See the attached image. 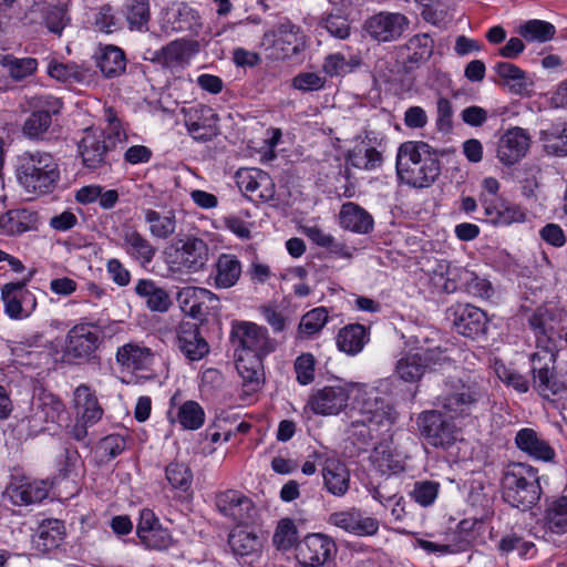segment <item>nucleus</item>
Returning a JSON list of instances; mask_svg holds the SVG:
<instances>
[{"instance_id":"a211bd4d","label":"nucleus","mask_w":567,"mask_h":567,"mask_svg":"<svg viewBox=\"0 0 567 567\" xmlns=\"http://www.w3.org/2000/svg\"><path fill=\"white\" fill-rule=\"evenodd\" d=\"M408 28V18L399 12L382 11L364 22L365 32L378 42L395 41Z\"/></svg>"},{"instance_id":"393cba45","label":"nucleus","mask_w":567,"mask_h":567,"mask_svg":"<svg viewBox=\"0 0 567 567\" xmlns=\"http://www.w3.org/2000/svg\"><path fill=\"white\" fill-rule=\"evenodd\" d=\"M328 522L349 534L360 537L373 536L379 530V520L364 515L357 508L332 513Z\"/></svg>"},{"instance_id":"a18cd8bd","label":"nucleus","mask_w":567,"mask_h":567,"mask_svg":"<svg viewBox=\"0 0 567 567\" xmlns=\"http://www.w3.org/2000/svg\"><path fill=\"white\" fill-rule=\"evenodd\" d=\"M144 220L148 231L156 239H167L173 236L177 228L176 214L174 210L144 209Z\"/></svg>"},{"instance_id":"39448f33","label":"nucleus","mask_w":567,"mask_h":567,"mask_svg":"<svg viewBox=\"0 0 567 567\" xmlns=\"http://www.w3.org/2000/svg\"><path fill=\"white\" fill-rule=\"evenodd\" d=\"M416 424L420 434L430 445L442 449L458 460L468 456V444L452 417L435 410L424 411L419 414Z\"/></svg>"},{"instance_id":"338daca9","label":"nucleus","mask_w":567,"mask_h":567,"mask_svg":"<svg viewBox=\"0 0 567 567\" xmlns=\"http://www.w3.org/2000/svg\"><path fill=\"white\" fill-rule=\"evenodd\" d=\"M372 497L378 501L381 505L391 509V515L395 520H402L405 516L404 498L401 495H384L382 489L375 488L372 492Z\"/></svg>"},{"instance_id":"4c0bfd02","label":"nucleus","mask_w":567,"mask_h":567,"mask_svg":"<svg viewBox=\"0 0 567 567\" xmlns=\"http://www.w3.org/2000/svg\"><path fill=\"white\" fill-rule=\"evenodd\" d=\"M341 228L354 234H369L374 226L371 214L353 202L344 203L339 212Z\"/></svg>"},{"instance_id":"f3484780","label":"nucleus","mask_w":567,"mask_h":567,"mask_svg":"<svg viewBox=\"0 0 567 567\" xmlns=\"http://www.w3.org/2000/svg\"><path fill=\"white\" fill-rule=\"evenodd\" d=\"M382 141L374 133L359 137L347 154V163L358 169L375 171L383 163Z\"/></svg>"},{"instance_id":"de8ad7c7","label":"nucleus","mask_w":567,"mask_h":567,"mask_svg":"<svg viewBox=\"0 0 567 567\" xmlns=\"http://www.w3.org/2000/svg\"><path fill=\"white\" fill-rule=\"evenodd\" d=\"M371 461L374 467L383 475L398 474L404 470L402 455L388 443L380 444L374 449Z\"/></svg>"},{"instance_id":"3c124183","label":"nucleus","mask_w":567,"mask_h":567,"mask_svg":"<svg viewBox=\"0 0 567 567\" xmlns=\"http://www.w3.org/2000/svg\"><path fill=\"white\" fill-rule=\"evenodd\" d=\"M361 63L355 54L346 56L341 52L331 53L326 56L322 63V71L330 78H342L353 72Z\"/></svg>"},{"instance_id":"6ab92c4d","label":"nucleus","mask_w":567,"mask_h":567,"mask_svg":"<svg viewBox=\"0 0 567 567\" xmlns=\"http://www.w3.org/2000/svg\"><path fill=\"white\" fill-rule=\"evenodd\" d=\"M449 311L453 326L460 334L478 339L486 333L488 319L482 309L470 303H457Z\"/></svg>"},{"instance_id":"72a5a7b5","label":"nucleus","mask_w":567,"mask_h":567,"mask_svg":"<svg viewBox=\"0 0 567 567\" xmlns=\"http://www.w3.org/2000/svg\"><path fill=\"white\" fill-rule=\"evenodd\" d=\"M121 247L141 266L152 262L156 249L142 234L132 227L124 228L121 234Z\"/></svg>"},{"instance_id":"49530a36","label":"nucleus","mask_w":567,"mask_h":567,"mask_svg":"<svg viewBox=\"0 0 567 567\" xmlns=\"http://www.w3.org/2000/svg\"><path fill=\"white\" fill-rule=\"evenodd\" d=\"M369 342V331L360 323H352L340 329L337 336V347L349 355L360 353Z\"/></svg>"},{"instance_id":"0e129e2a","label":"nucleus","mask_w":567,"mask_h":567,"mask_svg":"<svg viewBox=\"0 0 567 567\" xmlns=\"http://www.w3.org/2000/svg\"><path fill=\"white\" fill-rule=\"evenodd\" d=\"M326 76L318 72H300L292 79V87L301 92L320 91L326 86Z\"/></svg>"},{"instance_id":"13d9d810","label":"nucleus","mask_w":567,"mask_h":567,"mask_svg":"<svg viewBox=\"0 0 567 567\" xmlns=\"http://www.w3.org/2000/svg\"><path fill=\"white\" fill-rule=\"evenodd\" d=\"M498 550L504 555L516 551L519 557L525 559L532 558L536 553L534 543L526 540L516 534L503 536L498 543Z\"/></svg>"},{"instance_id":"f8f14e48","label":"nucleus","mask_w":567,"mask_h":567,"mask_svg":"<svg viewBox=\"0 0 567 567\" xmlns=\"http://www.w3.org/2000/svg\"><path fill=\"white\" fill-rule=\"evenodd\" d=\"M73 404L76 412V423L71 427L70 434L82 441L87 435V427L99 422L103 415L97 398L87 385H79L73 393Z\"/></svg>"},{"instance_id":"e2e57ef3","label":"nucleus","mask_w":567,"mask_h":567,"mask_svg":"<svg viewBox=\"0 0 567 567\" xmlns=\"http://www.w3.org/2000/svg\"><path fill=\"white\" fill-rule=\"evenodd\" d=\"M406 47L411 52V59L414 62H422L432 55L434 41L427 33H422L412 37Z\"/></svg>"},{"instance_id":"bf43d9fd","label":"nucleus","mask_w":567,"mask_h":567,"mask_svg":"<svg viewBox=\"0 0 567 567\" xmlns=\"http://www.w3.org/2000/svg\"><path fill=\"white\" fill-rule=\"evenodd\" d=\"M493 368L497 378L518 393H526L529 390L528 380L523 374L506 367L503 362L496 360Z\"/></svg>"},{"instance_id":"37998d69","label":"nucleus","mask_w":567,"mask_h":567,"mask_svg":"<svg viewBox=\"0 0 567 567\" xmlns=\"http://www.w3.org/2000/svg\"><path fill=\"white\" fill-rule=\"evenodd\" d=\"M134 290L151 311L165 312L171 307L167 291L151 279H140Z\"/></svg>"},{"instance_id":"79ce46f5","label":"nucleus","mask_w":567,"mask_h":567,"mask_svg":"<svg viewBox=\"0 0 567 567\" xmlns=\"http://www.w3.org/2000/svg\"><path fill=\"white\" fill-rule=\"evenodd\" d=\"M517 447L535 460L549 462L555 457L554 449L533 429H522L515 436Z\"/></svg>"},{"instance_id":"423d86ee","label":"nucleus","mask_w":567,"mask_h":567,"mask_svg":"<svg viewBox=\"0 0 567 567\" xmlns=\"http://www.w3.org/2000/svg\"><path fill=\"white\" fill-rule=\"evenodd\" d=\"M537 472L522 463L507 467L503 477V497L511 506L522 511L532 508L540 498Z\"/></svg>"},{"instance_id":"4d7b16f0","label":"nucleus","mask_w":567,"mask_h":567,"mask_svg":"<svg viewBox=\"0 0 567 567\" xmlns=\"http://www.w3.org/2000/svg\"><path fill=\"white\" fill-rule=\"evenodd\" d=\"M542 140L548 154L567 156V122L563 126L543 132Z\"/></svg>"},{"instance_id":"5701e85b","label":"nucleus","mask_w":567,"mask_h":567,"mask_svg":"<svg viewBox=\"0 0 567 567\" xmlns=\"http://www.w3.org/2000/svg\"><path fill=\"white\" fill-rule=\"evenodd\" d=\"M198 52L196 42L174 40L152 53L151 60L171 71H179L188 66Z\"/></svg>"},{"instance_id":"0eeeda50","label":"nucleus","mask_w":567,"mask_h":567,"mask_svg":"<svg viewBox=\"0 0 567 567\" xmlns=\"http://www.w3.org/2000/svg\"><path fill=\"white\" fill-rule=\"evenodd\" d=\"M163 255L171 272L189 275L204 269L209 259V249L203 239L189 235L173 240Z\"/></svg>"},{"instance_id":"09e8293b","label":"nucleus","mask_w":567,"mask_h":567,"mask_svg":"<svg viewBox=\"0 0 567 567\" xmlns=\"http://www.w3.org/2000/svg\"><path fill=\"white\" fill-rule=\"evenodd\" d=\"M166 480L171 488L179 498L187 499L192 496L193 473L184 463H171L165 470Z\"/></svg>"},{"instance_id":"a19ab883","label":"nucleus","mask_w":567,"mask_h":567,"mask_svg":"<svg viewBox=\"0 0 567 567\" xmlns=\"http://www.w3.org/2000/svg\"><path fill=\"white\" fill-rule=\"evenodd\" d=\"M323 484L334 496H343L350 484V473L347 466L333 457L326 458L322 467Z\"/></svg>"},{"instance_id":"052dcab7","label":"nucleus","mask_w":567,"mask_h":567,"mask_svg":"<svg viewBox=\"0 0 567 567\" xmlns=\"http://www.w3.org/2000/svg\"><path fill=\"white\" fill-rule=\"evenodd\" d=\"M1 65L8 70L12 79L19 81L33 74L38 68V62L33 58L18 59L11 55V58H2Z\"/></svg>"},{"instance_id":"864d4df0","label":"nucleus","mask_w":567,"mask_h":567,"mask_svg":"<svg viewBox=\"0 0 567 567\" xmlns=\"http://www.w3.org/2000/svg\"><path fill=\"white\" fill-rule=\"evenodd\" d=\"M328 319V311L324 307H318L306 312L300 319L297 337L306 339L318 334L327 324Z\"/></svg>"},{"instance_id":"cd10ccee","label":"nucleus","mask_w":567,"mask_h":567,"mask_svg":"<svg viewBox=\"0 0 567 567\" xmlns=\"http://www.w3.org/2000/svg\"><path fill=\"white\" fill-rule=\"evenodd\" d=\"M167 419L171 424H177L183 430L196 431L204 425L206 414L204 408L198 402L187 400L178 403L177 395L175 394L169 400Z\"/></svg>"},{"instance_id":"f03ea898","label":"nucleus","mask_w":567,"mask_h":567,"mask_svg":"<svg viewBox=\"0 0 567 567\" xmlns=\"http://www.w3.org/2000/svg\"><path fill=\"white\" fill-rule=\"evenodd\" d=\"M235 332L240 341L236 351V368L243 380L244 393L252 395L264 384L262 360L274 351V342L265 327L250 321L239 322Z\"/></svg>"},{"instance_id":"e433bc0d","label":"nucleus","mask_w":567,"mask_h":567,"mask_svg":"<svg viewBox=\"0 0 567 567\" xmlns=\"http://www.w3.org/2000/svg\"><path fill=\"white\" fill-rule=\"evenodd\" d=\"M79 151L83 164L87 168L95 169L100 167L104 164L107 152L103 133L94 128L86 130L79 144Z\"/></svg>"},{"instance_id":"58836bf2","label":"nucleus","mask_w":567,"mask_h":567,"mask_svg":"<svg viewBox=\"0 0 567 567\" xmlns=\"http://www.w3.org/2000/svg\"><path fill=\"white\" fill-rule=\"evenodd\" d=\"M462 269L445 259L435 260L427 270L430 285L436 292L451 293L457 289Z\"/></svg>"},{"instance_id":"69168bd1","label":"nucleus","mask_w":567,"mask_h":567,"mask_svg":"<svg viewBox=\"0 0 567 567\" xmlns=\"http://www.w3.org/2000/svg\"><path fill=\"white\" fill-rule=\"evenodd\" d=\"M297 539V528L289 518L281 519L274 534V544L278 549L290 548Z\"/></svg>"},{"instance_id":"c85d7f7f","label":"nucleus","mask_w":567,"mask_h":567,"mask_svg":"<svg viewBox=\"0 0 567 567\" xmlns=\"http://www.w3.org/2000/svg\"><path fill=\"white\" fill-rule=\"evenodd\" d=\"M34 111L25 120L23 132L31 138H37L48 131L51 125V116L61 109V103L52 96H39L33 102Z\"/></svg>"},{"instance_id":"6e6d98bb","label":"nucleus","mask_w":567,"mask_h":567,"mask_svg":"<svg viewBox=\"0 0 567 567\" xmlns=\"http://www.w3.org/2000/svg\"><path fill=\"white\" fill-rule=\"evenodd\" d=\"M99 66L106 76H116L125 70L124 52L113 45L105 47L102 50Z\"/></svg>"},{"instance_id":"8fccbe9b","label":"nucleus","mask_w":567,"mask_h":567,"mask_svg":"<svg viewBox=\"0 0 567 567\" xmlns=\"http://www.w3.org/2000/svg\"><path fill=\"white\" fill-rule=\"evenodd\" d=\"M544 527L554 534L567 533V497L553 499L544 514Z\"/></svg>"},{"instance_id":"c9c22d12","label":"nucleus","mask_w":567,"mask_h":567,"mask_svg":"<svg viewBox=\"0 0 567 567\" xmlns=\"http://www.w3.org/2000/svg\"><path fill=\"white\" fill-rule=\"evenodd\" d=\"M116 361L127 370L146 371L153 365L155 354L145 346L130 342L117 349Z\"/></svg>"},{"instance_id":"4be33fe9","label":"nucleus","mask_w":567,"mask_h":567,"mask_svg":"<svg viewBox=\"0 0 567 567\" xmlns=\"http://www.w3.org/2000/svg\"><path fill=\"white\" fill-rule=\"evenodd\" d=\"M54 482L13 477L6 489V495L16 506H28L40 503L48 497Z\"/></svg>"},{"instance_id":"9b49d317","label":"nucleus","mask_w":567,"mask_h":567,"mask_svg":"<svg viewBox=\"0 0 567 567\" xmlns=\"http://www.w3.org/2000/svg\"><path fill=\"white\" fill-rule=\"evenodd\" d=\"M444 359L437 349L413 348L401 354L396 361L394 374L405 383L415 384L421 381L426 371Z\"/></svg>"},{"instance_id":"b1692460","label":"nucleus","mask_w":567,"mask_h":567,"mask_svg":"<svg viewBox=\"0 0 567 567\" xmlns=\"http://www.w3.org/2000/svg\"><path fill=\"white\" fill-rule=\"evenodd\" d=\"M480 200L486 221L494 226L507 227L513 224H523L527 219L526 209L518 204L502 198L487 199L483 195H481Z\"/></svg>"},{"instance_id":"20e7f679","label":"nucleus","mask_w":567,"mask_h":567,"mask_svg":"<svg viewBox=\"0 0 567 567\" xmlns=\"http://www.w3.org/2000/svg\"><path fill=\"white\" fill-rule=\"evenodd\" d=\"M16 178L23 192L32 197L51 193L60 179L59 165L45 152H25L17 159Z\"/></svg>"},{"instance_id":"c03bdc74","label":"nucleus","mask_w":567,"mask_h":567,"mask_svg":"<svg viewBox=\"0 0 567 567\" xmlns=\"http://www.w3.org/2000/svg\"><path fill=\"white\" fill-rule=\"evenodd\" d=\"M31 411L35 423H55L64 412V404L56 395L42 392L32 399Z\"/></svg>"},{"instance_id":"473e14b6","label":"nucleus","mask_w":567,"mask_h":567,"mask_svg":"<svg viewBox=\"0 0 567 567\" xmlns=\"http://www.w3.org/2000/svg\"><path fill=\"white\" fill-rule=\"evenodd\" d=\"M498 76V83L507 87L512 93L524 95L528 94L534 84L532 78L517 65L509 62H497L493 66Z\"/></svg>"},{"instance_id":"9d476101","label":"nucleus","mask_w":567,"mask_h":567,"mask_svg":"<svg viewBox=\"0 0 567 567\" xmlns=\"http://www.w3.org/2000/svg\"><path fill=\"white\" fill-rule=\"evenodd\" d=\"M556 354L553 347L537 350L532 355L534 389L545 399L567 396V372H554Z\"/></svg>"},{"instance_id":"f257e3e1","label":"nucleus","mask_w":567,"mask_h":567,"mask_svg":"<svg viewBox=\"0 0 567 567\" xmlns=\"http://www.w3.org/2000/svg\"><path fill=\"white\" fill-rule=\"evenodd\" d=\"M354 393L349 435L364 442L372 431L388 432L396 422L395 409L377 395L375 389L364 383L346 382L323 386L308 399L307 408L317 415H337L343 411Z\"/></svg>"},{"instance_id":"1a4fd4ad","label":"nucleus","mask_w":567,"mask_h":567,"mask_svg":"<svg viewBox=\"0 0 567 567\" xmlns=\"http://www.w3.org/2000/svg\"><path fill=\"white\" fill-rule=\"evenodd\" d=\"M104 341V330L95 322L80 321L66 333L63 359L66 362H84L92 359Z\"/></svg>"},{"instance_id":"a878e982","label":"nucleus","mask_w":567,"mask_h":567,"mask_svg":"<svg viewBox=\"0 0 567 567\" xmlns=\"http://www.w3.org/2000/svg\"><path fill=\"white\" fill-rule=\"evenodd\" d=\"M236 183L239 189L250 198L267 202L275 196V184L271 177L259 168H240L236 173Z\"/></svg>"},{"instance_id":"2eb2a0df","label":"nucleus","mask_w":567,"mask_h":567,"mask_svg":"<svg viewBox=\"0 0 567 567\" xmlns=\"http://www.w3.org/2000/svg\"><path fill=\"white\" fill-rule=\"evenodd\" d=\"M177 301L185 315L199 320L217 311L219 306V298L214 292L194 286L182 288L177 293Z\"/></svg>"},{"instance_id":"bb28decb","label":"nucleus","mask_w":567,"mask_h":567,"mask_svg":"<svg viewBox=\"0 0 567 567\" xmlns=\"http://www.w3.org/2000/svg\"><path fill=\"white\" fill-rule=\"evenodd\" d=\"M266 536L246 523L235 526L228 536V544L235 556H257L261 553Z\"/></svg>"},{"instance_id":"7c9ffc66","label":"nucleus","mask_w":567,"mask_h":567,"mask_svg":"<svg viewBox=\"0 0 567 567\" xmlns=\"http://www.w3.org/2000/svg\"><path fill=\"white\" fill-rule=\"evenodd\" d=\"M216 506L218 511L234 522L246 523L251 517L254 511L249 498L237 491H225L216 496Z\"/></svg>"},{"instance_id":"5fc2aeb1","label":"nucleus","mask_w":567,"mask_h":567,"mask_svg":"<svg viewBox=\"0 0 567 567\" xmlns=\"http://www.w3.org/2000/svg\"><path fill=\"white\" fill-rule=\"evenodd\" d=\"M517 32L528 42L544 43L555 35V27L544 20H529L518 27Z\"/></svg>"},{"instance_id":"680f3d73","label":"nucleus","mask_w":567,"mask_h":567,"mask_svg":"<svg viewBox=\"0 0 567 567\" xmlns=\"http://www.w3.org/2000/svg\"><path fill=\"white\" fill-rule=\"evenodd\" d=\"M126 19L131 29L142 30L150 19L147 0H126Z\"/></svg>"},{"instance_id":"412c9836","label":"nucleus","mask_w":567,"mask_h":567,"mask_svg":"<svg viewBox=\"0 0 567 567\" xmlns=\"http://www.w3.org/2000/svg\"><path fill=\"white\" fill-rule=\"evenodd\" d=\"M184 124L195 141H209L217 135L218 116L207 105L197 104L183 109Z\"/></svg>"},{"instance_id":"2f4dec72","label":"nucleus","mask_w":567,"mask_h":567,"mask_svg":"<svg viewBox=\"0 0 567 567\" xmlns=\"http://www.w3.org/2000/svg\"><path fill=\"white\" fill-rule=\"evenodd\" d=\"M177 343L179 350L190 361H198L209 352V346L200 337L195 323L182 322L177 330Z\"/></svg>"},{"instance_id":"6e6552de","label":"nucleus","mask_w":567,"mask_h":567,"mask_svg":"<svg viewBox=\"0 0 567 567\" xmlns=\"http://www.w3.org/2000/svg\"><path fill=\"white\" fill-rule=\"evenodd\" d=\"M484 379L480 374H465L450 379L444 392L439 396V404L447 412L464 415L484 398Z\"/></svg>"},{"instance_id":"dca6fc26","label":"nucleus","mask_w":567,"mask_h":567,"mask_svg":"<svg viewBox=\"0 0 567 567\" xmlns=\"http://www.w3.org/2000/svg\"><path fill=\"white\" fill-rule=\"evenodd\" d=\"M6 315L13 320L29 318L37 308V298L23 282H9L1 289Z\"/></svg>"},{"instance_id":"4468645a","label":"nucleus","mask_w":567,"mask_h":567,"mask_svg":"<svg viewBox=\"0 0 567 567\" xmlns=\"http://www.w3.org/2000/svg\"><path fill=\"white\" fill-rule=\"evenodd\" d=\"M336 549V543L330 536L313 533L298 543L296 558L302 567H320L332 557Z\"/></svg>"},{"instance_id":"aec40b11","label":"nucleus","mask_w":567,"mask_h":567,"mask_svg":"<svg viewBox=\"0 0 567 567\" xmlns=\"http://www.w3.org/2000/svg\"><path fill=\"white\" fill-rule=\"evenodd\" d=\"M532 137L522 127L506 130L498 138L496 157L505 166H512L523 159L530 147Z\"/></svg>"},{"instance_id":"774afa93","label":"nucleus","mask_w":567,"mask_h":567,"mask_svg":"<svg viewBox=\"0 0 567 567\" xmlns=\"http://www.w3.org/2000/svg\"><path fill=\"white\" fill-rule=\"evenodd\" d=\"M142 544L147 548L163 550L167 549L173 539L169 532L159 524L151 532L140 537Z\"/></svg>"},{"instance_id":"7ed1b4c3","label":"nucleus","mask_w":567,"mask_h":567,"mask_svg":"<svg viewBox=\"0 0 567 567\" xmlns=\"http://www.w3.org/2000/svg\"><path fill=\"white\" fill-rule=\"evenodd\" d=\"M440 162L432 147L421 141H409L400 145L396 153V173L406 185L424 188L440 175Z\"/></svg>"},{"instance_id":"f704fd0d","label":"nucleus","mask_w":567,"mask_h":567,"mask_svg":"<svg viewBox=\"0 0 567 567\" xmlns=\"http://www.w3.org/2000/svg\"><path fill=\"white\" fill-rule=\"evenodd\" d=\"M241 276V262L230 254H221L209 276V282L217 289L234 287Z\"/></svg>"},{"instance_id":"c756f323","label":"nucleus","mask_w":567,"mask_h":567,"mask_svg":"<svg viewBox=\"0 0 567 567\" xmlns=\"http://www.w3.org/2000/svg\"><path fill=\"white\" fill-rule=\"evenodd\" d=\"M197 12L184 2H172L161 13V27L165 32L189 30L197 23Z\"/></svg>"},{"instance_id":"603ef678","label":"nucleus","mask_w":567,"mask_h":567,"mask_svg":"<svg viewBox=\"0 0 567 567\" xmlns=\"http://www.w3.org/2000/svg\"><path fill=\"white\" fill-rule=\"evenodd\" d=\"M48 74L60 82L66 83H86L90 81V70L74 63L50 62Z\"/></svg>"},{"instance_id":"ddd939ff","label":"nucleus","mask_w":567,"mask_h":567,"mask_svg":"<svg viewBox=\"0 0 567 567\" xmlns=\"http://www.w3.org/2000/svg\"><path fill=\"white\" fill-rule=\"evenodd\" d=\"M299 28L287 22L267 31L260 41V47L274 60H285L299 51Z\"/></svg>"},{"instance_id":"ea45409f","label":"nucleus","mask_w":567,"mask_h":567,"mask_svg":"<svg viewBox=\"0 0 567 567\" xmlns=\"http://www.w3.org/2000/svg\"><path fill=\"white\" fill-rule=\"evenodd\" d=\"M38 221L37 213L18 208L10 209L0 215V235L18 236L35 228Z\"/></svg>"}]
</instances>
